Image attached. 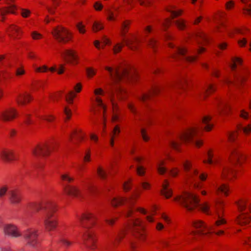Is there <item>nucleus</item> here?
Returning <instances> with one entry per match:
<instances>
[{"label": "nucleus", "mask_w": 251, "mask_h": 251, "mask_svg": "<svg viewBox=\"0 0 251 251\" xmlns=\"http://www.w3.org/2000/svg\"><path fill=\"white\" fill-rule=\"evenodd\" d=\"M40 210L44 211V224L47 229L50 231L55 229L57 226V222L54 216L56 210L55 204L50 201L31 203L27 206L25 212L30 215Z\"/></svg>", "instance_id": "1"}, {"label": "nucleus", "mask_w": 251, "mask_h": 251, "mask_svg": "<svg viewBox=\"0 0 251 251\" xmlns=\"http://www.w3.org/2000/svg\"><path fill=\"white\" fill-rule=\"evenodd\" d=\"M78 218L80 226L85 230L83 235L84 245L87 248L94 250L96 248V238L93 231L89 229L95 224L96 220V217L92 213L87 212Z\"/></svg>", "instance_id": "2"}, {"label": "nucleus", "mask_w": 251, "mask_h": 251, "mask_svg": "<svg viewBox=\"0 0 251 251\" xmlns=\"http://www.w3.org/2000/svg\"><path fill=\"white\" fill-rule=\"evenodd\" d=\"M105 69L109 72L112 80V89H115L116 92L118 93V97L122 99L123 98L119 95V94H122L124 91L120 87L115 86V85L124 79H135L136 77L135 73L129 71L127 68L120 67H117L115 69L106 67Z\"/></svg>", "instance_id": "3"}, {"label": "nucleus", "mask_w": 251, "mask_h": 251, "mask_svg": "<svg viewBox=\"0 0 251 251\" xmlns=\"http://www.w3.org/2000/svg\"><path fill=\"white\" fill-rule=\"evenodd\" d=\"M175 201L189 211H192L197 206L205 213H207L209 209V205L207 203L200 204L197 196L191 193L185 192L182 195L176 197Z\"/></svg>", "instance_id": "4"}, {"label": "nucleus", "mask_w": 251, "mask_h": 251, "mask_svg": "<svg viewBox=\"0 0 251 251\" xmlns=\"http://www.w3.org/2000/svg\"><path fill=\"white\" fill-rule=\"evenodd\" d=\"M199 129L200 127L199 126L189 128L179 135V141H171L170 143V146L173 149L178 151L180 142L183 141L186 143L194 142L197 147H200L202 144V142L197 137L199 134Z\"/></svg>", "instance_id": "5"}, {"label": "nucleus", "mask_w": 251, "mask_h": 251, "mask_svg": "<svg viewBox=\"0 0 251 251\" xmlns=\"http://www.w3.org/2000/svg\"><path fill=\"white\" fill-rule=\"evenodd\" d=\"M184 170L185 172V177L187 181L194 183L195 187H199V184L197 183L199 180H204L206 178V175L202 174L199 175L196 169H191L192 164L188 161H186L183 163Z\"/></svg>", "instance_id": "6"}, {"label": "nucleus", "mask_w": 251, "mask_h": 251, "mask_svg": "<svg viewBox=\"0 0 251 251\" xmlns=\"http://www.w3.org/2000/svg\"><path fill=\"white\" fill-rule=\"evenodd\" d=\"M193 226L198 229L197 231H193L191 232V234L194 236L205 235L209 233L212 231L215 232L218 235L224 233L223 230L216 231L215 229H213L211 227L207 226L201 221L193 222Z\"/></svg>", "instance_id": "7"}, {"label": "nucleus", "mask_w": 251, "mask_h": 251, "mask_svg": "<svg viewBox=\"0 0 251 251\" xmlns=\"http://www.w3.org/2000/svg\"><path fill=\"white\" fill-rule=\"evenodd\" d=\"M138 195L135 193L128 199L120 197L114 198L111 201V203L114 206L127 204V208L125 212V215L126 217H129L133 212L131 206L133 204V200L138 197Z\"/></svg>", "instance_id": "8"}, {"label": "nucleus", "mask_w": 251, "mask_h": 251, "mask_svg": "<svg viewBox=\"0 0 251 251\" xmlns=\"http://www.w3.org/2000/svg\"><path fill=\"white\" fill-rule=\"evenodd\" d=\"M51 34L54 38L60 43H66L70 39V33L62 26L53 28Z\"/></svg>", "instance_id": "9"}, {"label": "nucleus", "mask_w": 251, "mask_h": 251, "mask_svg": "<svg viewBox=\"0 0 251 251\" xmlns=\"http://www.w3.org/2000/svg\"><path fill=\"white\" fill-rule=\"evenodd\" d=\"M130 227L132 229L133 235L140 240H144L145 237L144 226L142 221L138 219L132 220L130 222Z\"/></svg>", "instance_id": "10"}, {"label": "nucleus", "mask_w": 251, "mask_h": 251, "mask_svg": "<svg viewBox=\"0 0 251 251\" xmlns=\"http://www.w3.org/2000/svg\"><path fill=\"white\" fill-rule=\"evenodd\" d=\"M4 235L11 238H18L22 237V234L19 228L13 224H6L3 227Z\"/></svg>", "instance_id": "11"}, {"label": "nucleus", "mask_w": 251, "mask_h": 251, "mask_svg": "<svg viewBox=\"0 0 251 251\" xmlns=\"http://www.w3.org/2000/svg\"><path fill=\"white\" fill-rule=\"evenodd\" d=\"M23 236L27 242V244L33 248L35 247L38 243L37 231L33 229H28L23 233Z\"/></svg>", "instance_id": "12"}, {"label": "nucleus", "mask_w": 251, "mask_h": 251, "mask_svg": "<svg viewBox=\"0 0 251 251\" xmlns=\"http://www.w3.org/2000/svg\"><path fill=\"white\" fill-rule=\"evenodd\" d=\"M54 148L53 146H50L48 144L38 145L33 149L32 153L36 157L48 156L50 151Z\"/></svg>", "instance_id": "13"}, {"label": "nucleus", "mask_w": 251, "mask_h": 251, "mask_svg": "<svg viewBox=\"0 0 251 251\" xmlns=\"http://www.w3.org/2000/svg\"><path fill=\"white\" fill-rule=\"evenodd\" d=\"M238 206L239 209L242 212L241 214L237 218L238 224L242 226L248 224L251 221V217L248 213L243 212L246 208V205L244 203H238Z\"/></svg>", "instance_id": "14"}, {"label": "nucleus", "mask_w": 251, "mask_h": 251, "mask_svg": "<svg viewBox=\"0 0 251 251\" xmlns=\"http://www.w3.org/2000/svg\"><path fill=\"white\" fill-rule=\"evenodd\" d=\"M187 50L185 48L176 47L174 52L172 54V57L175 59H177L180 56H182L183 59L188 62H193L195 61L197 57L196 56H185Z\"/></svg>", "instance_id": "15"}, {"label": "nucleus", "mask_w": 251, "mask_h": 251, "mask_svg": "<svg viewBox=\"0 0 251 251\" xmlns=\"http://www.w3.org/2000/svg\"><path fill=\"white\" fill-rule=\"evenodd\" d=\"M60 53L67 63L72 64L77 63L78 56L74 50H66Z\"/></svg>", "instance_id": "16"}, {"label": "nucleus", "mask_w": 251, "mask_h": 251, "mask_svg": "<svg viewBox=\"0 0 251 251\" xmlns=\"http://www.w3.org/2000/svg\"><path fill=\"white\" fill-rule=\"evenodd\" d=\"M234 79L233 81H231L228 78H226L224 80V82L228 86L234 85L236 87H238L241 85L245 80V76L242 73L234 74Z\"/></svg>", "instance_id": "17"}, {"label": "nucleus", "mask_w": 251, "mask_h": 251, "mask_svg": "<svg viewBox=\"0 0 251 251\" xmlns=\"http://www.w3.org/2000/svg\"><path fill=\"white\" fill-rule=\"evenodd\" d=\"M17 115V111L13 108H7L0 113V119L4 121L14 119Z\"/></svg>", "instance_id": "18"}, {"label": "nucleus", "mask_w": 251, "mask_h": 251, "mask_svg": "<svg viewBox=\"0 0 251 251\" xmlns=\"http://www.w3.org/2000/svg\"><path fill=\"white\" fill-rule=\"evenodd\" d=\"M8 197L10 202L13 204L20 202L22 196L20 192L17 190H12L8 192Z\"/></svg>", "instance_id": "19"}, {"label": "nucleus", "mask_w": 251, "mask_h": 251, "mask_svg": "<svg viewBox=\"0 0 251 251\" xmlns=\"http://www.w3.org/2000/svg\"><path fill=\"white\" fill-rule=\"evenodd\" d=\"M63 189L65 192L69 195L75 197H78L80 196V190L75 186L64 184L63 185Z\"/></svg>", "instance_id": "20"}, {"label": "nucleus", "mask_w": 251, "mask_h": 251, "mask_svg": "<svg viewBox=\"0 0 251 251\" xmlns=\"http://www.w3.org/2000/svg\"><path fill=\"white\" fill-rule=\"evenodd\" d=\"M0 157L4 161L8 162L15 159L13 151L3 149L0 151Z\"/></svg>", "instance_id": "21"}, {"label": "nucleus", "mask_w": 251, "mask_h": 251, "mask_svg": "<svg viewBox=\"0 0 251 251\" xmlns=\"http://www.w3.org/2000/svg\"><path fill=\"white\" fill-rule=\"evenodd\" d=\"M215 89L216 88L213 84L207 83L202 90L198 93L197 96L202 98H205L207 95L213 92Z\"/></svg>", "instance_id": "22"}, {"label": "nucleus", "mask_w": 251, "mask_h": 251, "mask_svg": "<svg viewBox=\"0 0 251 251\" xmlns=\"http://www.w3.org/2000/svg\"><path fill=\"white\" fill-rule=\"evenodd\" d=\"M244 158V157L242 155V153L236 149H232L231 150L230 160L232 163H238L240 164L241 162V160Z\"/></svg>", "instance_id": "23"}, {"label": "nucleus", "mask_w": 251, "mask_h": 251, "mask_svg": "<svg viewBox=\"0 0 251 251\" xmlns=\"http://www.w3.org/2000/svg\"><path fill=\"white\" fill-rule=\"evenodd\" d=\"M216 213L218 217V220L215 223L216 226H220L226 223L225 219L222 218L221 212L222 211V203L220 202L216 207Z\"/></svg>", "instance_id": "24"}, {"label": "nucleus", "mask_w": 251, "mask_h": 251, "mask_svg": "<svg viewBox=\"0 0 251 251\" xmlns=\"http://www.w3.org/2000/svg\"><path fill=\"white\" fill-rule=\"evenodd\" d=\"M192 38H194L197 40V42L199 45H203L202 42L206 43L208 42V39L203 33L199 32L192 35Z\"/></svg>", "instance_id": "25"}, {"label": "nucleus", "mask_w": 251, "mask_h": 251, "mask_svg": "<svg viewBox=\"0 0 251 251\" xmlns=\"http://www.w3.org/2000/svg\"><path fill=\"white\" fill-rule=\"evenodd\" d=\"M125 42V45L130 50H135L137 49V47L136 45H134V42H138V39L133 36L132 38L124 39Z\"/></svg>", "instance_id": "26"}, {"label": "nucleus", "mask_w": 251, "mask_h": 251, "mask_svg": "<svg viewBox=\"0 0 251 251\" xmlns=\"http://www.w3.org/2000/svg\"><path fill=\"white\" fill-rule=\"evenodd\" d=\"M217 105L218 112L220 114L227 113L229 108L226 102L219 101Z\"/></svg>", "instance_id": "27"}, {"label": "nucleus", "mask_w": 251, "mask_h": 251, "mask_svg": "<svg viewBox=\"0 0 251 251\" xmlns=\"http://www.w3.org/2000/svg\"><path fill=\"white\" fill-rule=\"evenodd\" d=\"M169 184L167 180H165L162 185V189L161 194L164 196L166 198H169L172 195V190L169 188Z\"/></svg>", "instance_id": "28"}, {"label": "nucleus", "mask_w": 251, "mask_h": 251, "mask_svg": "<svg viewBox=\"0 0 251 251\" xmlns=\"http://www.w3.org/2000/svg\"><path fill=\"white\" fill-rule=\"evenodd\" d=\"M160 90V88L159 86H155L152 88V90L151 92L149 94H143L140 99L143 102H145L146 100L150 99L151 96L152 95H156L157 94Z\"/></svg>", "instance_id": "29"}, {"label": "nucleus", "mask_w": 251, "mask_h": 251, "mask_svg": "<svg viewBox=\"0 0 251 251\" xmlns=\"http://www.w3.org/2000/svg\"><path fill=\"white\" fill-rule=\"evenodd\" d=\"M31 98L28 94L21 95L16 99L18 103L20 105H24L30 101Z\"/></svg>", "instance_id": "30"}, {"label": "nucleus", "mask_w": 251, "mask_h": 251, "mask_svg": "<svg viewBox=\"0 0 251 251\" xmlns=\"http://www.w3.org/2000/svg\"><path fill=\"white\" fill-rule=\"evenodd\" d=\"M216 190L217 193L221 192L225 196H227L229 191V188L227 184L223 183L219 185L217 184L216 186Z\"/></svg>", "instance_id": "31"}, {"label": "nucleus", "mask_w": 251, "mask_h": 251, "mask_svg": "<svg viewBox=\"0 0 251 251\" xmlns=\"http://www.w3.org/2000/svg\"><path fill=\"white\" fill-rule=\"evenodd\" d=\"M15 9L16 6L13 4H11L8 7L0 8V16H3L8 13L14 14Z\"/></svg>", "instance_id": "32"}, {"label": "nucleus", "mask_w": 251, "mask_h": 251, "mask_svg": "<svg viewBox=\"0 0 251 251\" xmlns=\"http://www.w3.org/2000/svg\"><path fill=\"white\" fill-rule=\"evenodd\" d=\"M211 119V117L209 116H205L202 119V123L204 125L203 128L206 131L210 130L213 127V125L209 123Z\"/></svg>", "instance_id": "33"}, {"label": "nucleus", "mask_w": 251, "mask_h": 251, "mask_svg": "<svg viewBox=\"0 0 251 251\" xmlns=\"http://www.w3.org/2000/svg\"><path fill=\"white\" fill-rule=\"evenodd\" d=\"M8 31L10 32V36L14 38H18L20 33L19 28L15 25H11Z\"/></svg>", "instance_id": "34"}, {"label": "nucleus", "mask_w": 251, "mask_h": 251, "mask_svg": "<svg viewBox=\"0 0 251 251\" xmlns=\"http://www.w3.org/2000/svg\"><path fill=\"white\" fill-rule=\"evenodd\" d=\"M234 174V171L230 165L225 166L223 168L222 176L223 178H226L228 175L233 176Z\"/></svg>", "instance_id": "35"}, {"label": "nucleus", "mask_w": 251, "mask_h": 251, "mask_svg": "<svg viewBox=\"0 0 251 251\" xmlns=\"http://www.w3.org/2000/svg\"><path fill=\"white\" fill-rule=\"evenodd\" d=\"M186 82L185 78H183L178 80L177 82H174L171 85V87L174 88H183V85Z\"/></svg>", "instance_id": "36"}, {"label": "nucleus", "mask_w": 251, "mask_h": 251, "mask_svg": "<svg viewBox=\"0 0 251 251\" xmlns=\"http://www.w3.org/2000/svg\"><path fill=\"white\" fill-rule=\"evenodd\" d=\"M164 164V161H160L157 164V171L158 173L161 175L164 174L167 171V169L163 167Z\"/></svg>", "instance_id": "37"}, {"label": "nucleus", "mask_w": 251, "mask_h": 251, "mask_svg": "<svg viewBox=\"0 0 251 251\" xmlns=\"http://www.w3.org/2000/svg\"><path fill=\"white\" fill-rule=\"evenodd\" d=\"M110 100H111V103H112V105L113 106V111H114V113H113V115L112 116V120L113 122H116L118 120V119H119L118 115L115 112V110L116 108L117 105L112 98H111Z\"/></svg>", "instance_id": "38"}, {"label": "nucleus", "mask_w": 251, "mask_h": 251, "mask_svg": "<svg viewBox=\"0 0 251 251\" xmlns=\"http://www.w3.org/2000/svg\"><path fill=\"white\" fill-rule=\"evenodd\" d=\"M233 63L231 65L230 67L233 71H234L236 68L237 64H241L242 63V60L239 57H234L232 59Z\"/></svg>", "instance_id": "39"}, {"label": "nucleus", "mask_w": 251, "mask_h": 251, "mask_svg": "<svg viewBox=\"0 0 251 251\" xmlns=\"http://www.w3.org/2000/svg\"><path fill=\"white\" fill-rule=\"evenodd\" d=\"M59 242L65 248H68L72 244L71 241L63 237L60 239Z\"/></svg>", "instance_id": "40"}, {"label": "nucleus", "mask_w": 251, "mask_h": 251, "mask_svg": "<svg viewBox=\"0 0 251 251\" xmlns=\"http://www.w3.org/2000/svg\"><path fill=\"white\" fill-rule=\"evenodd\" d=\"M85 187L86 190L90 193H93L96 191L95 186L90 182L86 183Z\"/></svg>", "instance_id": "41"}, {"label": "nucleus", "mask_w": 251, "mask_h": 251, "mask_svg": "<svg viewBox=\"0 0 251 251\" xmlns=\"http://www.w3.org/2000/svg\"><path fill=\"white\" fill-rule=\"evenodd\" d=\"M75 94L73 91H70L68 96H66V100L69 103H72L73 99L75 97Z\"/></svg>", "instance_id": "42"}, {"label": "nucleus", "mask_w": 251, "mask_h": 251, "mask_svg": "<svg viewBox=\"0 0 251 251\" xmlns=\"http://www.w3.org/2000/svg\"><path fill=\"white\" fill-rule=\"evenodd\" d=\"M97 173L101 179H105L106 177V172L101 167H98L97 169Z\"/></svg>", "instance_id": "43"}, {"label": "nucleus", "mask_w": 251, "mask_h": 251, "mask_svg": "<svg viewBox=\"0 0 251 251\" xmlns=\"http://www.w3.org/2000/svg\"><path fill=\"white\" fill-rule=\"evenodd\" d=\"M61 178L64 181H66L70 183L73 181L74 178L71 177L68 174H64L61 175Z\"/></svg>", "instance_id": "44"}, {"label": "nucleus", "mask_w": 251, "mask_h": 251, "mask_svg": "<svg viewBox=\"0 0 251 251\" xmlns=\"http://www.w3.org/2000/svg\"><path fill=\"white\" fill-rule=\"evenodd\" d=\"M239 130H242L245 134H249L251 131V125H249L246 127H243L241 125L238 126Z\"/></svg>", "instance_id": "45"}, {"label": "nucleus", "mask_w": 251, "mask_h": 251, "mask_svg": "<svg viewBox=\"0 0 251 251\" xmlns=\"http://www.w3.org/2000/svg\"><path fill=\"white\" fill-rule=\"evenodd\" d=\"M174 23L180 29H183L185 27V22L182 20L175 21Z\"/></svg>", "instance_id": "46"}, {"label": "nucleus", "mask_w": 251, "mask_h": 251, "mask_svg": "<svg viewBox=\"0 0 251 251\" xmlns=\"http://www.w3.org/2000/svg\"><path fill=\"white\" fill-rule=\"evenodd\" d=\"M129 25V23L128 22H125L122 25V31L123 36H125V33L127 31V29Z\"/></svg>", "instance_id": "47"}, {"label": "nucleus", "mask_w": 251, "mask_h": 251, "mask_svg": "<svg viewBox=\"0 0 251 251\" xmlns=\"http://www.w3.org/2000/svg\"><path fill=\"white\" fill-rule=\"evenodd\" d=\"M93 28L94 31H97L103 28V26L100 23L95 22L93 25Z\"/></svg>", "instance_id": "48"}, {"label": "nucleus", "mask_w": 251, "mask_h": 251, "mask_svg": "<svg viewBox=\"0 0 251 251\" xmlns=\"http://www.w3.org/2000/svg\"><path fill=\"white\" fill-rule=\"evenodd\" d=\"M167 11L169 12H170L171 13L172 18H174L175 17H176L179 15H180L182 13L181 10H180L179 11H175L172 10L171 9H168Z\"/></svg>", "instance_id": "49"}, {"label": "nucleus", "mask_w": 251, "mask_h": 251, "mask_svg": "<svg viewBox=\"0 0 251 251\" xmlns=\"http://www.w3.org/2000/svg\"><path fill=\"white\" fill-rule=\"evenodd\" d=\"M123 46V45L120 43L117 44L113 48L114 53H117L120 52L122 50Z\"/></svg>", "instance_id": "50"}, {"label": "nucleus", "mask_w": 251, "mask_h": 251, "mask_svg": "<svg viewBox=\"0 0 251 251\" xmlns=\"http://www.w3.org/2000/svg\"><path fill=\"white\" fill-rule=\"evenodd\" d=\"M96 101H97L99 106L103 109V112H105L106 109L105 106L103 104L102 100L100 98H96Z\"/></svg>", "instance_id": "51"}, {"label": "nucleus", "mask_w": 251, "mask_h": 251, "mask_svg": "<svg viewBox=\"0 0 251 251\" xmlns=\"http://www.w3.org/2000/svg\"><path fill=\"white\" fill-rule=\"evenodd\" d=\"M35 69L36 72H46L49 70L48 68L45 65L40 67H36Z\"/></svg>", "instance_id": "52"}, {"label": "nucleus", "mask_w": 251, "mask_h": 251, "mask_svg": "<svg viewBox=\"0 0 251 251\" xmlns=\"http://www.w3.org/2000/svg\"><path fill=\"white\" fill-rule=\"evenodd\" d=\"M148 44L151 48L154 49L156 46V41L154 39H150L148 42Z\"/></svg>", "instance_id": "53"}, {"label": "nucleus", "mask_w": 251, "mask_h": 251, "mask_svg": "<svg viewBox=\"0 0 251 251\" xmlns=\"http://www.w3.org/2000/svg\"><path fill=\"white\" fill-rule=\"evenodd\" d=\"M207 156H208V159L207 161H204V162L206 163L207 162L209 164H212L214 162V160H212V157L213 155L210 152V151H209L207 153Z\"/></svg>", "instance_id": "54"}, {"label": "nucleus", "mask_w": 251, "mask_h": 251, "mask_svg": "<svg viewBox=\"0 0 251 251\" xmlns=\"http://www.w3.org/2000/svg\"><path fill=\"white\" fill-rule=\"evenodd\" d=\"M136 171L140 176H143L145 173V169L142 166H138L136 168Z\"/></svg>", "instance_id": "55"}, {"label": "nucleus", "mask_w": 251, "mask_h": 251, "mask_svg": "<svg viewBox=\"0 0 251 251\" xmlns=\"http://www.w3.org/2000/svg\"><path fill=\"white\" fill-rule=\"evenodd\" d=\"M236 133L235 132L230 133L228 135L229 142H233L236 138Z\"/></svg>", "instance_id": "56"}, {"label": "nucleus", "mask_w": 251, "mask_h": 251, "mask_svg": "<svg viewBox=\"0 0 251 251\" xmlns=\"http://www.w3.org/2000/svg\"><path fill=\"white\" fill-rule=\"evenodd\" d=\"M141 133L143 140L145 141L149 140V138L146 133V130L144 128H142L141 130Z\"/></svg>", "instance_id": "57"}, {"label": "nucleus", "mask_w": 251, "mask_h": 251, "mask_svg": "<svg viewBox=\"0 0 251 251\" xmlns=\"http://www.w3.org/2000/svg\"><path fill=\"white\" fill-rule=\"evenodd\" d=\"M86 72L88 77H92L95 74V72L92 68H87Z\"/></svg>", "instance_id": "58"}, {"label": "nucleus", "mask_w": 251, "mask_h": 251, "mask_svg": "<svg viewBox=\"0 0 251 251\" xmlns=\"http://www.w3.org/2000/svg\"><path fill=\"white\" fill-rule=\"evenodd\" d=\"M7 190V187L5 186H2L0 188V198L2 197L5 195Z\"/></svg>", "instance_id": "59"}, {"label": "nucleus", "mask_w": 251, "mask_h": 251, "mask_svg": "<svg viewBox=\"0 0 251 251\" xmlns=\"http://www.w3.org/2000/svg\"><path fill=\"white\" fill-rule=\"evenodd\" d=\"M240 117L245 119H248L249 118V113L245 111L244 110H242L241 111V113L240 115Z\"/></svg>", "instance_id": "60"}, {"label": "nucleus", "mask_w": 251, "mask_h": 251, "mask_svg": "<svg viewBox=\"0 0 251 251\" xmlns=\"http://www.w3.org/2000/svg\"><path fill=\"white\" fill-rule=\"evenodd\" d=\"M30 13V12L29 10L27 9H22V15L23 17L26 18L27 17L29 14Z\"/></svg>", "instance_id": "61"}, {"label": "nucleus", "mask_w": 251, "mask_h": 251, "mask_svg": "<svg viewBox=\"0 0 251 251\" xmlns=\"http://www.w3.org/2000/svg\"><path fill=\"white\" fill-rule=\"evenodd\" d=\"M32 36L34 39H38L42 37V35L36 31H34L32 33Z\"/></svg>", "instance_id": "62"}, {"label": "nucleus", "mask_w": 251, "mask_h": 251, "mask_svg": "<svg viewBox=\"0 0 251 251\" xmlns=\"http://www.w3.org/2000/svg\"><path fill=\"white\" fill-rule=\"evenodd\" d=\"M77 28L80 33H83L85 32L84 26L82 25L81 23H79L77 25Z\"/></svg>", "instance_id": "63"}, {"label": "nucleus", "mask_w": 251, "mask_h": 251, "mask_svg": "<svg viewBox=\"0 0 251 251\" xmlns=\"http://www.w3.org/2000/svg\"><path fill=\"white\" fill-rule=\"evenodd\" d=\"M244 13L245 14H248L251 15V4H249L248 6V7L244 8Z\"/></svg>", "instance_id": "64"}]
</instances>
